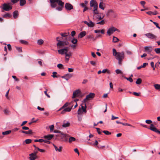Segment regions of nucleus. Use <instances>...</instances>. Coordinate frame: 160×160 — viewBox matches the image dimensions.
I'll list each match as a JSON object with an SVG mask.
<instances>
[{"instance_id": "5701e85b", "label": "nucleus", "mask_w": 160, "mask_h": 160, "mask_svg": "<svg viewBox=\"0 0 160 160\" xmlns=\"http://www.w3.org/2000/svg\"><path fill=\"white\" fill-rule=\"evenodd\" d=\"M53 145L56 151L59 152H61L62 151V146H60L59 147V148H58V147L54 144H53Z\"/></svg>"}, {"instance_id": "58836bf2", "label": "nucleus", "mask_w": 160, "mask_h": 160, "mask_svg": "<svg viewBox=\"0 0 160 160\" xmlns=\"http://www.w3.org/2000/svg\"><path fill=\"white\" fill-rule=\"evenodd\" d=\"M131 77V76L130 77L128 78L127 77H124V78L126 79H127V80L129 81L130 82H133V80Z\"/></svg>"}, {"instance_id": "c756f323", "label": "nucleus", "mask_w": 160, "mask_h": 160, "mask_svg": "<svg viewBox=\"0 0 160 160\" xmlns=\"http://www.w3.org/2000/svg\"><path fill=\"white\" fill-rule=\"evenodd\" d=\"M112 52L113 55L115 57L118 54L119 52H117L115 48H113L112 49Z\"/></svg>"}, {"instance_id": "ddd939ff", "label": "nucleus", "mask_w": 160, "mask_h": 160, "mask_svg": "<svg viewBox=\"0 0 160 160\" xmlns=\"http://www.w3.org/2000/svg\"><path fill=\"white\" fill-rule=\"evenodd\" d=\"M145 36L149 38L152 39H156L157 38V36L151 33H147L145 34Z\"/></svg>"}, {"instance_id": "09e8293b", "label": "nucleus", "mask_w": 160, "mask_h": 160, "mask_svg": "<svg viewBox=\"0 0 160 160\" xmlns=\"http://www.w3.org/2000/svg\"><path fill=\"white\" fill-rule=\"evenodd\" d=\"M32 142V140L31 139H27L25 141V142L26 144H29Z\"/></svg>"}, {"instance_id": "6ab92c4d", "label": "nucleus", "mask_w": 160, "mask_h": 160, "mask_svg": "<svg viewBox=\"0 0 160 160\" xmlns=\"http://www.w3.org/2000/svg\"><path fill=\"white\" fill-rule=\"evenodd\" d=\"M54 137V135L52 134H49L47 135H45L43 138L48 140H51Z\"/></svg>"}, {"instance_id": "4d7b16f0", "label": "nucleus", "mask_w": 160, "mask_h": 160, "mask_svg": "<svg viewBox=\"0 0 160 160\" xmlns=\"http://www.w3.org/2000/svg\"><path fill=\"white\" fill-rule=\"evenodd\" d=\"M95 129H97V132L100 135V134H101V132L100 131L101 129L100 128H95Z\"/></svg>"}, {"instance_id": "c85d7f7f", "label": "nucleus", "mask_w": 160, "mask_h": 160, "mask_svg": "<svg viewBox=\"0 0 160 160\" xmlns=\"http://www.w3.org/2000/svg\"><path fill=\"white\" fill-rule=\"evenodd\" d=\"M94 26V24L92 21H90L89 22L88 26L90 27H93Z\"/></svg>"}, {"instance_id": "0e129e2a", "label": "nucleus", "mask_w": 160, "mask_h": 160, "mask_svg": "<svg viewBox=\"0 0 160 160\" xmlns=\"http://www.w3.org/2000/svg\"><path fill=\"white\" fill-rule=\"evenodd\" d=\"M9 51H11L12 50V47L10 44H8L7 45Z\"/></svg>"}, {"instance_id": "a211bd4d", "label": "nucleus", "mask_w": 160, "mask_h": 160, "mask_svg": "<svg viewBox=\"0 0 160 160\" xmlns=\"http://www.w3.org/2000/svg\"><path fill=\"white\" fill-rule=\"evenodd\" d=\"M72 77V75L71 74H67L64 76H62V78H64L67 80H68L71 77Z\"/></svg>"}, {"instance_id": "cd10ccee", "label": "nucleus", "mask_w": 160, "mask_h": 160, "mask_svg": "<svg viewBox=\"0 0 160 160\" xmlns=\"http://www.w3.org/2000/svg\"><path fill=\"white\" fill-rule=\"evenodd\" d=\"M99 8L102 10H104V9L105 7H104V3L102 2H101L99 4Z\"/></svg>"}, {"instance_id": "ea45409f", "label": "nucleus", "mask_w": 160, "mask_h": 160, "mask_svg": "<svg viewBox=\"0 0 160 160\" xmlns=\"http://www.w3.org/2000/svg\"><path fill=\"white\" fill-rule=\"evenodd\" d=\"M106 135H109L111 134V133L110 132H109L108 131L104 130L102 131Z\"/></svg>"}, {"instance_id": "5fc2aeb1", "label": "nucleus", "mask_w": 160, "mask_h": 160, "mask_svg": "<svg viewBox=\"0 0 160 160\" xmlns=\"http://www.w3.org/2000/svg\"><path fill=\"white\" fill-rule=\"evenodd\" d=\"M145 122L148 124H152V121L150 120H147L145 121Z\"/></svg>"}, {"instance_id": "864d4df0", "label": "nucleus", "mask_w": 160, "mask_h": 160, "mask_svg": "<svg viewBox=\"0 0 160 160\" xmlns=\"http://www.w3.org/2000/svg\"><path fill=\"white\" fill-rule=\"evenodd\" d=\"M153 23L156 26L157 28L160 30V27L158 25V24L155 22H153Z\"/></svg>"}, {"instance_id": "de8ad7c7", "label": "nucleus", "mask_w": 160, "mask_h": 160, "mask_svg": "<svg viewBox=\"0 0 160 160\" xmlns=\"http://www.w3.org/2000/svg\"><path fill=\"white\" fill-rule=\"evenodd\" d=\"M154 51L157 54H160V48H155Z\"/></svg>"}, {"instance_id": "423d86ee", "label": "nucleus", "mask_w": 160, "mask_h": 160, "mask_svg": "<svg viewBox=\"0 0 160 160\" xmlns=\"http://www.w3.org/2000/svg\"><path fill=\"white\" fill-rule=\"evenodd\" d=\"M95 94L91 92L88 95L86 96V97L83 100L84 102H86L87 101L89 100L90 99H92L94 98L95 97Z\"/></svg>"}, {"instance_id": "b1692460", "label": "nucleus", "mask_w": 160, "mask_h": 160, "mask_svg": "<svg viewBox=\"0 0 160 160\" xmlns=\"http://www.w3.org/2000/svg\"><path fill=\"white\" fill-rule=\"evenodd\" d=\"M87 39H91L93 41H94L96 40V38H95L93 35L92 34L87 35Z\"/></svg>"}, {"instance_id": "a19ab883", "label": "nucleus", "mask_w": 160, "mask_h": 160, "mask_svg": "<svg viewBox=\"0 0 160 160\" xmlns=\"http://www.w3.org/2000/svg\"><path fill=\"white\" fill-rule=\"evenodd\" d=\"M71 42L73 44H76L78 42V40L77 39L73 38L71 41Z\"/></svg>"}, {"instance_id": "a18cd8bd", "label": "nucleus", "mask_w": 160, "mask_h": 160, "mask_svg": "<svg viewBox=\"0 0 160 160\" xmlns=\"http://www.w3.org/2000/svg\"><path fill=\"white\" fill-rule=\"evenodd\" d=\"M72 55V53L71 52H69L68 53H66L65 54V57H68L70 58V57Z\"/></svg>"}, {"instance_id": "052dcab7", "label": "nucleus", "mask_w": 160, "mask_h": 160, "mask_svg": "<svg viewBox=\"0 0 160 160\" xmlns=\"http://www.w3.org/2000/svg\"><path fill=\"white\" fill-rule=\"evenodd\" d=\"M82 112L81 110V109L80 108L78 111V114H80L82 113Z\"/></svg>"}, {"instance_id": "37998d69", "label": "nucleus", "mask_w": 160, "mask_h": 160, "mask_svg": "<svg viewBox=\"0 0 160 160\" xmlns=\"http://www.w3.org/2000/svg\"><path fill=\"white\" fill-rule=\"evenodd\" d=\"M70 123L69 122H67L66 123H64L62 125V126L63 127H69L70 126Z\"/></svg>"}, {"instance_id": "603ef678", "label": "nucleus", "mask_w": 160, "mask_h": 160, "mask_svg": "<svg viewBox=\"0 0 160 160\" xmlns=\"http://www.w3.org/2000/svg\"><path fill=\"white\" fill-rule=\"evenodd\" d=\"M105 23L104 21L103 20H102L101 21L97 23V24L103 25Z\"/></svg>"}, {"instance_id": "4c0bfd02", "label": "nucleus", "mask_w": 160, "mask_h": 160, "mask_svg": "<svg viewBox=\"0 0 160 160\" xmlns=\"http://www.w3.org/2000/svg\"><path fill=\"white\" fill-rule=\"evenodd\" d=\"M154 87L156 89L160 90V85L155 84L154 85Z\"/></svg>"}, {"instance_id": "a878e982", "label": "nucleus", "mask_w": 160, "mask_h": 160, "mask_svg": "<svg viewBox=\"0 0 160 160\" xmlns=\"http://www.w3.org/2000/svg\"><path fill=\"white\" fill-rule=\"evenodd\" d=\"M11 17L12 15L8 13L4 14L3 16V17L5 18H10Z\"/></svg>"}, {"instance_id": "39448f33", "label": "nucleus", "mask_w": 160, "mask_h": 160, "mask_svg": "<svg viewBox=\"0 0 160 160\" xmlns=\"http://www.w3.org/2000/svg\"><path fill=\"white\" fill-rule=\"evenodd\" d=\"M118 31L119 32V30L114 27H112L109 28L107 31V33L108 36L111 35L114 32Z\"/></svg>"}, {"instance_id": "4468645a", "label": "nucleus", "mask_w": 160, "mask_h": 160, "mask_svg": "<svg viewBox=\"0 0 160 160\" xmlns=\"http://www.w3.org/2000/svg\"><path fill=\"white\" fill-rule=\"evenodd\" d=\"M153 48L151 46H145L144 47L145 51L148 54L150 53L152 51Z\"/></svg>"}, {"instance_id": "338daca9", "label": "nucleus", "mask_w": 160, "mask_h": 160, "mask_svg": "<svg viewBox=\"0 0 160 160\" xmlns=\"http://www.w3.org/2000/svg\"><path fill=\"white\" fill-rule=\"evenodd\" d=\"M9 89L7 91V92H6V95H5V96L6 97V98L8 99H9V98L8 97V93H9Z\"/></svg>"}, {"instance_id": "bf43d9fd", "label": "nucleus", "mask_w": 160, "mask_h": 160, "mask_svg": "<svg viewBox=\"0 0 160 160\" xmlns=\"http://www.w3.org/2000/svg\"><path fill=\"white\" fill-rule=\"evenodd\" d=\"M57 67L60 68V69H62L63 68V65L62 64H59L57 65Z\"/></svg>"}, {"instance_id": "72a5a7b5", "label": "nucleus", "mask_w": 160, "mask_h": 160, "mask_svg": "<svg viewBox=\"0 0 160 160\" xmlns=\"http://www.w3.org/2000/svg\"><path fill=\"white\" fill-rule=\"evenodd\" d=\"M57 74V72H53L52 74L53 75H52V76L53 77V78H58L59 77V75H56Z\"/></svg>"}, {"instance_id": "aec40b11", "label": "nucleus", "mask_w": 160, "mask_h": 160, "mask_svg": "<svg viewBox=\"0 0 160 160\" xmlns=\"http://www.w3.org/2000/svg\"><path fill=\"white\" fill-rule=\"evenodd\" d=\"M86 34V32L85 31H82L79 34L78 37V38H82L85 36Z\"/></svg>"}, {"instance_id": "79ce46f5", "label": "nucleus", "mask_w": 160, "mask_h": 160, "mask_svg": "<svg viewBox=\"0 0 160 160\" xmlns=\"http://www.w3.org/2000/svg\"><path fill=\"white\" fill-rule=\"evenodd\" d=\"M43 41L42 39H39L38 41V43L39 45H42L43 43Z\"/></svg>"}, {"instance_id": "4be33fe9", "label": "nucleus", "mask_w": 160, "mask_h": 160, "mask_svg": "<svg viewBox=\"0 0 160 160\" xmlns=\"http://www.w3.org/2000/svg\"><path fill=\"white\" fill-rule=\"evenodd\" d=\"M18 12L17 10H15L13 12V16L15 19H16L18 18Z\"/></svg>"}, {"instance_id": "e2e57ef3", "label": "nucleus", "mask_w": 160, "mask_h": 160, "mask_svg": "<svg viewBox=\"0 0 160 160\" xmlns=\"http://www.w3.org/2000/svg\"><path fill=\"white\" fill-rule=\"evenodd\" d=\"M49 128H50V131H52L54 129V126L53 125H52L49 126Z\"/></svg>"}, {"instance_id": "e433bc0d", "label": "nucleus", "mask_w": 160, "mask_h": 160, "mask_svg": "<svg viewBox=\"0 0 160 160\" xmlns=\"http://www.w3.org/2000/svg\"><path fill=\"white\" fill-rule=\"evenodd\" d=\"M3 112L5 115H8L10 112V111L7 109H5L4 110Z\"/></svg>"}, {"instance_id": "6e6d98bb", "label": "nucleus", "mask_w": 160, "mask_h": 160, "mask_svg": "<svg viewBox=\"0 0 160 160\" xmlns=\"http://www.w3.org/2000/svg\"><path fill=\"white\" fill-rule=\"evenodd\" d=\"M140 92L138 93L136 92H133V94L136 96H140Z\"/></svg>"}, {"instance_id": "7c9ffc66", "label": "nucleus", "mask_w": 160, "mask_h": 160, "mask_svg": "<svg viewBox=\"0 0 160 160\" xmlns=\"http://www.w3.org/2000/svg\"><path fill=\"white\" fill-rule=\"evenodd\" d=\"M102 72L104 73L106 72L108 74H110V71L107 69H103L102 71Z\"/></svg>"}, {"instance_id": "dca6fc26", "label": "nucleus", "mask_w": 160, "mask_h": 160, "mask_svg": "<svg viewBox=\"0 0 160 160\" xmlns=\"http://www.w3.org/2000/svg\"><path fill=\"white\" fill-rule=\"evenodd\" d=\"M57 45L58 48H62V47L64 46V41L59 40L57 44Z\"/></svg>"}, {"instance_id": "3c124183", "label": "nucleus", "mask_w": 160, "mask_h": 160, "mask_svg": "<svg viewBox=\"0 0 160 160\" xmlns=\"http://www.w3.org/2000/svg\"><path fill=\"white\" fill-rule=\"evenodd\" d=\"M115 72L117 74H122V72L119 69H117L116 70Z\"/></svg>"}, {"instance_id": "f8f14e48", "label": "nucleus", "mask_w": 160, "mask_h": 160, "mask_svg": "<svg viewBox=\"0 0 160 160\" xmlns=\"http://www.w3.org/2000/svg\"><path fill=\"white\" fill-rule=\"evenodd\" d=\"M57 0H50V5L52 8H55L57 6Z\"/></svg>"}, {"instance_id": "1a4fd4ad", "label": "nucleus", "mask_w": 160, "mask_h": 160, "mask_svg": "<svg viewBox=\"0 0 160 160\" xmlns=\"http://www.w3.org/2000/svg\"><path fill=\"white\" fill-rule=\"evenodd\" d=\"M149 129L155 132L160 134V131L158 130L156 127H155L154 125L153 124H150Z\"/></svg>"}, {"instance_id": "c9c22d12", "label": "nucleus", "mask_w": 160, "mask_h": 160, "mask_svg": "<svg viewBox=\"0 0 160 160\" xmlns=\"http://www.w3.org/2000/svg\"><path fill=\"white\" fill-rule=\"evenodd\" d=\"M142 80L141 78H138L137 79L136 83L137 84H140L142 82Z\"/></svg>"}, {"instance_id": "393cba45", "label": "nucleus", "mask_w": 160, "mask_h": 160, "mask_svg": "<svg viewBox=\"0 0 160 160\" xmlns=\"http://www.w3.org/2000/svg\"><path fill=\"white\" fill-rule=\"evenodd\" d=\"M57 2L59 6H64V2H62L61 0H57Z\"/></svg>"}, {"instance_id": "0eeeda50", "label": "nucleus", "mask_w": 160, "mask_h": 160, "mask_svg": "<svg viewBox=\"0 0 160 160\" xmlns=\"http://www.w3.org/2000/svg\"><path fill=\"white\" fill-rule=\"evenodd\" d=\"M68 47H65L64 48L58 50V52L59 54L61 55L65 54L68 52Z\"/></svg>"}, {"instance_id": "f03ea898", "label": "nucleus", "mask_w": 160, "mask_h": 160, "mask_svg": "<svg viewBox=\"0 0 160 160\" xmlns=\"http://www.w3.org/2000/svg\"><path fill=\"white\" fill-rule=\"evenodd\" d=\"M118 60V63L119 65H121L122 62L124 58V53L123 52H119L115 57Z\"/></svg>"}, {"instance_id": "680f3d73", "label": "nucleus", "mask_w": 160, "mask_h": 160, "mask_svg": "<svg viewBox=\"0 0 160 160\" xmlns=\"http://www.w3.org/2000/svg\"><path fill=\"white\" fill-rule=\"evenodd\" d=\"M140 3L143 6V7L144 8V5L146 3L144 1H141L140 2Z\"/></svg>"}, {"instance_id": "473e14b6", "label": "nucleus", "mask_w": 160, "mask_h": 160, "mask_svg": "<svg viewBox=\"0 0 160 160\" xmlns=\"http://www.w3.org/2000/svg\"><path fill=\"white\" fill-rule=\"evenodd\" d=\"M75 140L76 139L75 138L72 137H71L69 138V142L70 143L72 142L75 141Z\"/></svg>"}, {"instance_id": "f257e3e1", "label": "nucleus", "mask_w": 160, "mask_h": 160, "mask_svg": "<svg viewBox=\"0 0 160 160\" xmlns=\"http://www.w3.org/2000/svg\"><path fill=\"white\" fill-rule=\"evenodd\" d=\"M90 9L92 7H93V13L94 15L98 13V4L96 0H91L90 2Z\"/></svg>"}, {"instance_id": "c03bdc74", "label": "nucleus", "mask_w": 160, "mask_h": 160, "mask_svg": "<svg viewBox=\"0 0 160 160\" xmlns=\"http://www.w3.org/2000/svg\"><path fill=\"white\" fill-rule=\"evenodd\" d=\"M20 42L21 43H22V44H25V45L28 44V42L27 41H25V40H20Z\"/></svg>"}, {"instance_id": "f704fd0d", "label": "nucleus", "mask_w": 160, "mask_h": 160, "mask_svg": "<svg viewBox=\"0 0 160 160\" xmlns=\"http://www.w3.org/2000/svg\"><path fill=\"white\" fill-rule=\"evenodd\" d=\"M11 130H8L5 132H2V134L3 135H8L10 134L11 132Z\"/></svg>"}, {"instance_id": "20e7f679", "label": "nucleus", "mask_w": 160, "mask_h": 160, "mask_svg": "<svg viewBox=\"0 0 160 160\" xmlns=\"http://www.w3.org/2000/svg\"><path fill=\"white\" fill-rule=\"evenodd\" d=\"M58 132L59 134L58 136L60 138L61 141L64 142H66L68 141V138L66 137V134H64L60 131H59Z\"/></svg>"}, {"instance_id": "8fccbe9b", "label": "nucleus", "mask_w": 160, "mask_h": 160, "mask_svg": "<svg viewBox=\"0 0 160 160\" xmlns=\"http://www.w3.org/2000/svg\"><path fill=\"white\" fill-rule=\"evenodd\" d=\"M64 6L61 7V6H60L59 7H57L56 8V9L59 11H61L62 10Z\"/></svg>"}, {"instance_id": "69168bd1", "label": "nucleus", "mask_w": 160, "mask_h": 160, "mask_svg": "<svg viewBox=\"0 0 160 160\" xmlns=\"http://www.w3.org/2000/svg\"><path fill=\"white\" fill-rule=\"evenodd\" d=\"M47 91H48V90L46 89V90L44 91V93L45 94V95H46L48 98H50V96L48 94V93H47Z\"/></svg>"}, {"instance_id": "49530a36", "label": "nucleus", "mask_w": 160, "mask_h": 160, "mask_svg": "<svg viewBox=\"0 0 160 160\" xmlns=\"http://www.w3.org/2000/svg\"><path fill=\"white\" fill-rule=\"evenodd\" d=\"M15 48H16V49L19 52H22V48L21 47H15Z\"/></svg>"}, {"instance_id": "412c9836", "label": "nucleus", "mask_w": 160, "mask_h": 160, "mask_svg": "<svg viewBox=\"0 0 160 160\" xmlns=\"http://www.w3.org/2000/svg\"><path fill=\"white\" fill-rule=\"evenodd\" d=\"M21 132L22 133H25L27 134H32L33 133L32 130L31 129H29L28 131L22 130Z\"/></svg>"}, {"instance_id": "2f4dec72", "label": "nucleus", "mask_w": 160, "mask_h": 160, "mask_svg": "<svg viewBox=\"0 0 160 160\" xmlns=\"http://www.w3.org/2000/svg\"><path fill=\"white\" fill-rule=\"evenodd\" d=\"M119 41V39L114 36H113L112 42H117Z\"/></svg>"}, {"instance_id": "13d9d810", "label": "nucleus", "mask_w": 160, "mask_h": 160, "mask_svg": "<svg viewBox=\"0 0 160 160\" xmlns=\"http://www.w3.org/2000/svg\"><path fill=\"white\" fill-rule=\"evenodd\" d=\"M60 35L63 37H66L68 35L67 33H60Z\"/></svg>"}, {"instance_id": "774afa93", "label": "nucleus", "mask_w": 160, "mask_h": 160, "mask_svg": "<svg viewBox=\"0 0 160 160\" xmlns=\"http://www.w3.org/2000/svg\"><path fill=\"white\" fill-rule=\"evenodd\" d=\"M76 34V32L75 31H73L71 32V35L72 37H74Z\"/></svg>"}, {"instance_id": "9d476101", "label": "nucleus", "mask_w": 160, "mask_h": 160, "mask_svg": "<svg viewBox=\"0 0 160 160\" xmlns=\"http://www.w3.org/2000/svg\"><path fill=\"white\" fill-rule=\"evenodd\" d=\"M65 8L67 11H70L73 9V6L69 3H66L65 5Z\"/></svg>"}, {"instance_id": "6e6552de", "label": "nucleus", "mask_w": 160, "mask_h": 160, "mask_svg": "<svg viewBox=\"0 0 160 160\" xmlns=\"http://www.w3.org/2000/svg\"><path fill=\"white\" fill-rule=\"evenodd\" d=\"M73 107V105H72L71 107H68L67 108H64L63 109V110L61 111V114H64L66 112H69L71 109Z\"/></svg>"}, {"instance_id": "7ed1b4c3", "label": "nucleus", "mask_w": 160, "mask_h": 160, "mask_svg": "<svg viewBox=\"0 0 160 160\" xmlns=\"http://www.w3.org/2000/svg\"><path fill=\"white\" fill-rule=\"evenodd\" d=\"M2 9L5 11H9L12 8V6L9 3H4L2 5Z\"/></svg>"}, {"instance_id": "2eb2a0df", "label": "nucleus", "mask_w": 160, "mask_h": 160, "mask_svg": "<svg viewBox=\"0 0 160 160\" xmlns=\"http://www.w3.org/2000/svg\"><path fill=\"white\" fill-rule=\"evenodd\" d=\"M37 152L35 153H32L29 154L30 157L29 158L30 160H35L37 158Z\"/></svg>"}, {"instance_id": "bb28decb", "label": "nucleus", "mask_w": 160, "mask_h": 160, "mask_svg": "<svg viewBox=\"0 0 160 160\" xmlns=\"http://www.w3.org/2000/svg\"><path fill=\"white\" fill-rule=\"evenodd\" d=\"M26 0H20V5L21 6H23L26 3Z\"/></svg>"}, {"instance_id": "9b49d317", "label": "nucleus", "mask_w": 160, "mask_h": 160, "mask_svg": "<svg viewBox=\"0 0 160 160\" xmlns=\"http://www.w3.org/2000/svg\"><path fill=\"white\" fill-rule=\"evenodd\" d=\"M72 105H73V102H67L65 103L58 110V111L61 110L65 108H67V107H69L70 106H71Z\"/></svg>"}, {"instance_id": "f3484780", "label": "nucleus", "mask_w": 160, "mask_h": 160, "mask_svg": "<svg viewBox=\"0 0 160 160\" xmlns=\"http://www.w3.org/2000/svg\"><path fill=\"white\" fill-rule=\"evenodd\" d=\"M80 91L79 90H77L73 92L72 98H74L79 96L78 94L80 93Z\"/></svg>"}]
</instances>
